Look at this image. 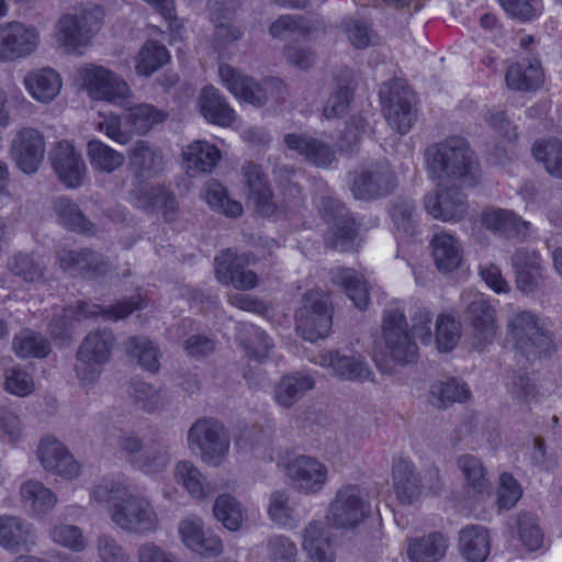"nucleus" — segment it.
<instances>
[{"label": "nucleus", "mask_w": 562, "mask_h": 562, "mask_svg": "<svg viewBox=\"0 0 562 562\" xmlns=\"http://www.w3.org/2000/svg\"><path fill=\"white\" fill-rule=\"evenodd\" d=\"M89 495L91 503L108 505L111 521L123 532L147 536L160 528L153 501L127 477L104 476L93 484Z\"/></svg>", "instance_id": "1"}, {"label": "nucleus", "mask_w": 562, "mask_h": 562, "mask_svg": "<svg viewBox=\"0 0 562 562\" xmlns=\"http://www.w3.org/2000/svg\"><path fill=\"white\" fill-rule=\"evenodd\" d=\"M426 156L429 177L437 180L438 184L454 180L462 187L473 188L482 178L477 156L463 137L450 136L431 145L427 148Z\"/></svg>", "instance_id": "2"}, {"label": "nucleus", "mask_w": 562, "mask_h": 562, "mask_svg": "<svg viewBox=\"0 0 562 562\" xmlns=\"http://www.w3.org/2000/svg\"><path fill=\"white\" fill-rule=\"evenodd\" d=\"M381 328L384 349L374 356V362L381 372L391 374L396 366L417 361L418 345L402 308L393 305L386 307L383 311Z\"/></svg>", "instance_id": "3"}, {"label": "nucleus", "mask_w": 562, "mask_h": 562, "mask_svg": "<svg viewBox=\"0 0 562 562\" xmlns=\"http://www.w3.org/2000/svg\"><path fill=\"white\" fill-rule=\"evenodd\" d=\"M102 25L97 5L79 4L64 12L56 22L55 38L67 54L81 55Z\"/></svg>", "instance_id": "4"}, {"label": "nucleus", "mask_w": 562, "mask_h": 562, "mask_svg": "<svg viewBox=\"0 0 562 562\" xmlns=\"http://www.w3.org/2000/svg\"><path fill=\"white\" fill-rule=\"evenodd\" d=\"M507 331L515 348L528 360L551 357L555 351L546 319L529 311L515 313L507 322Z\"/></svg>", "instance_id": "5"}, {"label": "nucleus", "mask_w": 562, "mask_h": 562, "mask_svg": "<svg viewBox=\"0 0 562 562\" xmlns=\"http://www.w3.org/2000/svg\"><path fill=\"white\" fill-rule=\"evenodd\" d=\"M218 75L222 83L236 98L257 106L266 104L269 99L281 102L288 95V86L278 78L256 82L227 64L220 66Z\"/></svg>", "instance_id": "6"}, {"label": "nucleus", "mask_w": 562, "mask_h": 562, "mask_svg": "<svg viewBox=\"0 0 562 562\" xmlns=\"http://www.w3.org/2000/svg\"><path fill=\"white\" fill-rule=\"evenodd\" d=\"M382 112L389 125L404 135L416 120L417 95L405 79L394 78L384 82L379 91Z\"/></svg>", "instance_id": "7"}, {"label": "nucleus", "mask_w": 562, "mask_h": 562, "mask_svg": "<svg viewBox=\"0 0 562 562\" xmlns=\"http://www.w3.org/2000/svg\"><path fill=\"white\" fill-rule=\"evenodd\" d=\"M189 449L210 467L221 465L229 452V438L214 418H200L188 430Z\"/></svg>", "instance_id": "8"}, {"label": "nucleus", "mask_w": 562, "mask_h": 562, "mask_svg": "<svg viewBox=\"0 0 562 562\" xmlns=\"http://www.w3.org/2000/svg\"><path fill=\"white\" fill-rule=\"evenodd\" d=\"M296 330L311 342L328 336L333 325V308L329 297L321 290H312L302 299L295 314Z\"/></svg>", "instance_id": "9"}, {"label": "nucleus", "mask_w": 562, "mask_h": 562, "mask_svg": "<svg viewBox=\"0 0 562 562\" xmlns=\"http://www.w3.org/2000/svg\"><path fill=\"white\" fill-rule=\"evenodd\" d=\"M113 344V334L106 329L92 331L83 339L75 366L76 375L83 386H90L98 381L102 367L110 359Z\"/></svg>", "instance_id": "10"}, {"label": "nucleus", "mask_w": 562, "mask_h": 562, "mask_svg": "<svg viewBox=\"0 0 562 562\" xmlns=\"http://www.w3.org/2000/svg\"><path fill=\"white\" fill-rule=\"evenodd\" d=\"M41 42V32L32 23L18 20L0 23V63L29 58L38 50Z\"/></svg>", "instance_id": "11"}, {"label": "nucleus", "mask_w": 562, "mask_h": 562, "mask_svg": "<svg viewBox=\"0 0 562 562\" xmlns=\"http://www.w3.org/2000/svg\"><path fill=\"white\" fill-rule=\"evenodd\" d=\"M371 513V504L363 488L346 485L338 490L329 505L328 521L337 528H352L361 524Z\"/></svg>", "instance_id": "12"}, {"label": "nucleus", "mask_w": 562, "mask_h": 562, "mask_svg": "<svg viewBox=\"0 0 562 562\" xmlns=\"http://www.w3.org/2000/svg\"><path fill=\"white\" fill-rule=\"evenodd\" d=\"M79 77L93 100L116 102L130 95L131 89L126 81L102 65L83 66L79 69Z\"/></svg>", "instance_id": "13"}, {"label": "nucleus", "mask_w": 562, "mask_h": 562, "mask_svg": "<svg viewBox=\"0 0 562 562\" xmlns=\"http://www.w3.org/2000/svg\"><path fill=\"white\" fill-rule=\"evenodd\" d=\"M284 470L292 487L305 495L319 493L328 482L327 465L312 456L301 454L290 459Z\"/></svg>", "instance_id": "14"}, {"label": "nucleus", "mask_w": 562, "mask_h": 562, "mask_svg": "<svg viewBox=\"0 0 562 562\" xmlns=\"http://www.w3.org/2000/svg\"><path fill=\"white\" fill-rule=\"evenodd\" d=\"M46 143L36 128L23 127L13 137L11 157L15 166L26 175L37 172L44 161Z\"/></svg>", "instance_id": "15"}, {"label": "nucleus", "mask_w": 562, "mask_h": 562, "mask_svg": "<svg viewBox=\"0 0 562 562\" xmlns=\"http://www.w3.org/2000/svg\"><path fill=\"white\" fill-rule=\"evenodd\" d=\"M250 258L247 254H237L226 249L215 258L216 279L226 285H233L237 290L248 291L257 286L258 276L247 266Z\"/></svg>", "instance_id": "16"}, {"label": "nucleus", "mask_w": 562, "mask_h": 562, "mask_svg": "<svg viewBox=\"0 0 562 562\" xmlns=\"http://www.w3.org/2000/svg\"><path fill=\"white\" fill-rule=\"evenodd\" d=\"M313 362L319 367L327 368L331 374L341 381L364 383L373 380V372L360 355H341L339 351L330 350L314 357Z\"/></svg>", "instance_id": "17"}, {"label": "nucleus", "mask_w": 562, "mask_h": 562, "mask_svg": "<svg viewBox=\"0 0 562 562\" xmlns=\"http://www.w3.org/2000/svg\"><path fill=\"white\" fill-rule=\"evenodd\" d=\"M36 457L42 468L65 480H74L80 474V465L65 445L53 436L41 439Z\"/></svg>", "instance_id": "18"}, {"label": "nucleus", "mask_w": 562, "mask_h": 562, "mask_svg": "<svg viewBox=\"0 0 562 562\" xmlns=\"http://www.w3.org/2000/svg\"><path fill=\"white\" fill-rule=\"evenodd\" d=\"M182 543L193 552L206 557H218L223 552V542L218 536L206 532L204 522L198 516H187L178 524Z\"/></svg>", "instance_id": "19"}, {"label": "nucleus", "mask_w": 562, "mask_h": 562, "mask_svg": "<svg viewBox=\"0 0 562 562\" xmlns=\"http://www.w3.org/2000/svg\"><path fill=\"white\" fill-rule=\"evenodd\" d=\"M52 167L58 178L69 188L82 184L87 167L79 153L67 140L58 142L49 153Z\"/></svg>", "instance_id": "20"}, {"label": "nucleus", "mask_w": 562, "mask_h": 562, "mask_svg": "<svg viewBox=\"0 0 562 562\" xmlns=\"http://www.w3.org/2000/svg\"><path fill=\"white\" fill-rule=\"evenodd\" d=\"M37 543L35 527L10 515L0 516V547L12 553L30 552Z\"/></svg>", "instance_id": "21"}, {"label": "nucleus", "mask_w": 562, "mask_h": 562, "mask_svg": "<svg viewBox=\"0 0 562 562\" xmlns=\"http://www.w3.org/2000/svg\"><path fill=\"white\" fill-rule=\"evenodd\" d=\"M467 195L458 188L437 189L429 194L425 209L435 218L443 222H458L468 212Z\"/></svg>", "instance_id": "22"}, {"label": "nucleus", "mask_w": 562, "mask_h": 562, "mask_svg": "<svg viewBox=\"0 0 562 562\" xmlns=\"http://www.w3.org/2000/svg\"><path fill=\"white\" fill-rule=\"evenodd\" d=\"M57 261L64 271H76L89 277L104 276L111 267L102 255L90 249L76 251L63 247L57 251Z\"/></svg>", "instance_id": "23"}, {"label": "nucleus", "mask_w": 562, "mask_h": 562, "mask_svg": "<svg viewBox=\"0 0 562 562\" xmlns=\"http://www.w3.org/2000/svg\"><path fill=\"white\" fill-rule=\"evenodd\" d=\"M323 209L326 214L337 217L336 222L326 237V243L334 249L347 251L352 249L353 240L357 236L356 223L352 217L344 213V206L340 202L326 198L323 200Z\"/></svg>", "instance_id": "24"}, {"label": "nucleus", "mask_w": 562, "mask_h": 562, "mask_svg": "<svg viewBox=\"0 0 562 562\" xmlns=\"http://www.w3.org/2000/svg\"><path fill=\"white\" fill-rule=\"evenodd\" d=\"M464 319L470 323L474 339L481 346L491 344L495 337V308L482 295H476L464 310Z\"/></svg>", "instance_id": "25"}, {"label": "nucleus", "mask_w": 562, "mask_h": 562, "mask_svg": "<svg viewBox=\"0 0 562 562\" xmlns=\"http://www.w3.org/2000/svg\"><path fill=\"white\" fill-rule=\"evenodd\" d=\"M144 306V300L140 295L132 296L128 300H123L114 306L106 308L97 304H88L86 302H78L76 306H68L64 308V318L68 322L71 319L82 321L99 314H103L108 319H122L127 317L136 310Z\"/></svg>", "instance_id": "26"}, {"label": "nucleus", "mask_w": 562, "mask_h": 562, "mask_svg": "<svg viewBox=\"0 0 562 562\" xmlns=\"http://www.w3.org/2000/svg\"><path fill=\"white\" fill-rule=\"evenodd\" d=\"M248 189V200L261 215L269 216L276 211L273 195L267 177L259 165L247 162L241 169Z\"/></svg>", "instance_id": "27"}, {"label": "nucleus", "mask_w": 562, "mask_h": 562, "mask_svg": "<svg viewBox=\"0 0 562 562\" xmlns=\"http://www.w3.org/2000/svg\"><path fill=\"white\" fill-rule=\"evenodd\" d=\"M23 86L32 99L47 104L59 94L63 79L54 68L42 67L29 71L23 78Z\"/></svg>", "instance_id": "28"}, {"label": "nucleus", "mask_w": 562, "mask_h": 562, "mask_svg": "<svg viewBox=\"0 0 562 562\" xmlns=\"http://www.w3.org/2000/svg\"><path fill=\"white\" fill-rule=\"evenodd\" d=\"M394 186V175L387 165H378L359 173L352 193L357 199H373L387 194Z\"/></svg>", "instance_id": "29"}, {"label": "nucleus", "mask_w": 562, "mask_h": 562, "mask_svg": "<svg viewBox=\"0 0 562 562\" xmlns=\"http://www.w3.org/2000/svg\"><path fill=\"white\" fill-rule=\"evenodd\" d=\"M284 144L290 150L304 156L308 162L317 167H328L335 161L333 147L311 135L290 133L284 135Z\"/></svg>", "instance_id": "30"}, {"label": "nucleus", "mask_w": 562, "mask_h": 562, "mask_svg": "<svg viewBox=\"0 0 562 562\" xmlns=\"http://www.w3.org/2000/svg\"><path fill=\"white\" fill-rule=\"evenodd\" d=\"M302 547L311 562H335L336 548L322 522L312 521L303 530Z\"/></svg>", "instance_id": "31"}, {"label": "nucleus", "mask_w": 562, "mask_h": 562, "mask_svg": "<svg viewBox=\"0 0 562 562\" xmlns=\"http://www.w3.org/2000/svg\"><path fill=\"white\" fill-rule=\"evenodd\" d=\"M482 225L506 238L525 236L529 223L521 220L513 211L497 207H485L481 213Z\"/></svg>", "instance_id": "32"}, {"label": "nucleus", "mask_w": 562, "mask_h": 562, "mask_svg": "<svg viewBox=\"0 0 562 562\" xmlns=\"http://www.w3.org/2000/svg\"><path fill=\"white\" fill-rule=\"evenodd\" d=\"M198 106L202 116L212 124L229 126L236 119L235 111L213 86H207L201 90Z\"/></svg>", "instance_id": "33"}, {"label": "nucleus", "mask_w": 562, "mask_h": 562, "mask_svg": "<svg viewBox=\"0 0 562 562\" xmlns=\"http://www.w3.org/2000/svg\"><path fill=\"white\" fill-rule=\"evenodd\" d=\"M432 258L441 273L458 269L463 259L462 246L458 238L449 233L439 232L430 240Z\"/></svg>", "instance_id": "34"}, {"label": "nucleus", "mask_w": 562, "mask_h": 562, "mask_svg": "<svg viewBox=\"0 0 562 562\" xmlns=\"http://www.w3.org/2000/svg\"><path fill=\"white\" fill-rule=\"evenodd\" d=\"M183 159L187 173L195 177L211 172L221 159V151L206 140H194L183 150Z\"/></svg>", "instance_id": "35"}, {"label": "nucleus", "mask_w": 562, "mask_h": 562, "mask_svg": "<svg viewBox=\"0 0 562 562\" xmlns=\"http://www.w3.org/2000/svg\"><path fill=\"white\" fill-rule=\"evenodd\" d=\"M491 549V538L485 527L469 525L459 533V550L467 562H485Z\"/></svg>", "instance_id": "36"}, {"label": "nucleus", "mask_w": 562, "mask_h": 562, "mask_svg": "<svg viewBox=\"0 0 562 562\" xmlns=\"http://www.w3.org/2000/svg\"><path fill=\"white\" fill-rule=\"evenodd\" d=\"M171 461L168 443L161 439L145 443L142 452L133 459V468L146 475L164 472Z\"/></svg>", "instance_id": "37"}, {"label": "nucleus", "mask_w": 562, "mask_h": 562, "mask_svg": "<svg viewBox=\"0 0 562 562\" xmlns=\"http://www.w3.org/2000/svg\"><path fill=\"white\" fill-rule=\"evenodd\" d=\"M394 490L402 504L411 505L418 501L422 490L419 477L414 464L405 459H398L393 464Z\"/></svg>", "instance_id": "38"}, {"label": "nucleus", "mask_w": 562, "mask_h": 562, "mask_svg": "<svg viewBox=\"0 0 562 562\" xmlns=\"http://www.w3.org/2000/svg\"><path fill=\"white\" fill-rule=\"evenodd\" d=\"M314 386V379L307 374L299 372L285 374L274 386V398L279 405L291 407Z\"/></svg>", "instance_id": "39"}, {"label": "nucleus", "mask_w": 562, "mask_h": 562, "mask_svg": "<svg viewBox=\"0 0 562 562\" xmlns=\"http://www.w3.org/2000/svg\"><path fill=\"white\" fill-rule=\"evenodd\" d=\"M331 280L344 288L348 297L359 310L369 305V286L367 281L352 269L337 268L331 271Z\"/></svg>", "instance_id": "40"}, {"label": "nucleus", "mask_w": 562, "mask_h": 562, "mask_svg": "<svg viewBox=\"0 0 562 562\" xmlns=\"http://www.w3.org/2000/svg\"><path fill=\"white\" fill-rule=\"evenodd\" d=\"M175 481L195 499H204L211 491L206 477L191 461L181 460L173 469Z\"/></svg>", "instance_id": "41"}, {"label": "nucleus", "mask_w": 562, "mask_h": 562, "mask_svg": "<svg viewBox=\"0 0 562 562\" xmlns=\"http://www.w3.org/2000/svg\"><path fill=\"white\" fill-rule=\"evenodd\" d=\"M20 494L22 502L33 515L46 514L57 504V495L36 480L24 482L20 487Z\"/></svg>", "instance_id": "42"}, {"label": "nucleus", "mask_w": 562, "mask_h": 562, "mask_svg": "<svg viewBox=\"0 0 562 562\" xmlns=\"http://www.w3.org/2000/svg\"><path fill=\"white\" fill-rule=\"evenodd\" d=\"M508 88L513 90H531L543 81V71L537 59L517 63L508 67L505 77Z\"/></svg>", "instance_id": "43"}, {"label": "nucleus", "mask_w": 562, "mask_h": 562, "mask_svg": "<svg viewBox=\"0 0 562 562\" xmlns=\"http://www.w3.org/2000/svg\"><path fill=\"white\" fill-rule=\"evenodd\" d=\"M137 205L149 212L161 213L166 221H173L178 203L173 194L165 187H153L139 194Z\"/></svg>", "instance_id": "44"}, {"label": "nucleus", "mask_w": 562, "mask_h": 562, "mask_svg": "<svg viewBox=\"0 0 562 562\" xmlns=\"http://www.w3.org/2000/svg\"><path fill=\"white\" fill-rule=\"evenodd\" d=\"M87 157L92 169L112 173L125 162V156L110 147L100 139H91L87 143Z\"/></svg>", "instance_id": "45"}, {"label": "nucleus", "mask_w": 562, "mask_h": 562, "mask_svg": "<svg viewBox=\"0 0 562 562\" xmlns=\"http://www.w3.org/2000/svg\"><path fill=\"white\" fill-rule=\"evenodd\" d=\"M429 394V402L440 409L457 402H465L471 397V391L467 383L456 378L432 384Z\"/></svg>", "instance_id": "46"}, {"label": "nucleus", "mask_w": 562, "mask_h": 562, "mask_svg": "<svg viewBox=\"0 0 562 562\" xmlns=\"http://www.w3.org/2000/svg\"><path fill=\"white\" fill-rule=\"evenodd\" d=\"M268 516L281 528L294 529L300 525L290 493L285 490H278L270 494Z\"/></svg>", "instance_id": "47"}, {"label": "nucleus", "mask_w": 562, "mask_h": 562, "mask_svg": "<svg viewBox=\"0 0 562 562\" xmlns=\"http://www.w3.org/2000/svg\"><path fill=\"white\" fill-rule=\"evenodd\" d=\"M170 59L165 45L157 41H147L140 47L135 58L136 74L144 77L151 76L165 66Z\"/></svg>", "instance_id": "48"}, {"label": "nucleus", "mask_w": 562, "mask_h": 562, "mask_svg": "<svg viewBox=\"0 0 562 562\" xmlns=\"http://www.w3.org/2000/svg\"><path fill=\"white\" fill-rule=\"evenodd\" d=\"M213 514L226 529L237 531L246 519V510L243 505L231 494H221L213 505Z\"/></svg>", "instance_id": "49"}, {"label": "nucleus", "mask_w": 562, "mask_h": 562, "mask_svg": "<svg viewBox=\"0 0 562 562\" xmlns=\"http://www.w3.org/2000/svg\"><path fill=\"white\" fill-rule=\"evenodd\" d=\"M46 268V261L40 255L19 252L8 260L10 272L26 282L44 280Z\"/></svg>", "instance_id": "50"}, {"label": "nucleus", "mask_w": 562, "mask_h": 562, "mask_svg": "<svg viewBox=\"0 0 562 562\" xmlns=\"http://www.w3.org/2000/svg\"><path fill=\"white\" fill-rule=\"evenodd\" d=\"M457 464L473 493L490 494L491 483L479 458L472 454H462L457 459Z\"/></svg>", "instance_id": "51"}, {"label": "nucleus", "mask_w": 562, "mask_h": 562, "mask_svg": "<svg viewBox=\"0 0 562 562\" xmlns=\"http://www.w3.org/2000/svg\"><path fill=\"white\" fill-rule=\"evenodd\" d=\"M54 211L58 222L68 229L82 234L94 232L93 224L85 217L78 205L69 199H57L54 203Z\"/></svg>", "instance_id": "52"}, {"label": "nucleus", "mask_w": 562, "mask_h": 562, "mask_svg": "<svg viewBox=\"0 0 562 562\" xmlns=\"http://www.w3.org/2000/svg\"><path fill=\"white\" fill-rule=\"evenodd\" d=\"M12 349L19 358H45L50 352V345L40 334L22 329L13 337Z\"/></svg>", "instance_id": "53"}, {"label": "nucleus", "mask_w": 562, "mask_h": 562, "mask_svg": "<svg viewBox=\"0 0 562 562\" xmlns=\"http://www.w3.org/2000/svg\"><path fill=\"white\" fill-rule=\"evenodd\" d=\"M532 155L543 164L554 178L562 179V142L557 138L538 140L532 146Z\"/></svg>", "instance_id": "54"}, {"label": "nucleus", "mask_w": 562, "mask_h": 562, "mask_svg": "<svg viewBox=\"0 0 562 562\" xmlns=\"http://www.w3.org/2000/svg\"><path fill=\"white\" fill-rule=\"evenodd\" d=\"M127 355L149 372H157L160 368V352L157 346L145 337H132L126 344Z\"/></svg>", "instance_id": "55"}, {"label": "nucleus", "mask_w": 562, "mask_h": 562, "mask_svg": "<svg viewBox=\"0 0 562 562\" xmlns=\"http://www.w3.org/2000/svg\"><path fill=\"white\" fill-rule=\"evenodd\" d=\"M131 397L134 405L147 413H153L166 403L165 392L153 384L140 380L131 383Z\"/></svg>", "instance_id": "56"}, {"label": "nucleus", "mask_w": 562, "mask_h": 562, "mask_svg": "<svg viewBox=\"0 0 562 562\" xmlns=\"http://www.w3.org/2000/svg\"><path fill=\"white\" fill-rule=\"evenodd\" d=\"M131 165L140 172H157L162 166L161 153L145 140H137L128 150Z\"/></svg>", "instance_id": "57"}, {"label": "nucleus", "mask_w": 562, "mask_h": 562, "mask_svg": "<svg viewBox=\"0 0 562 562\" xmlns=\"http://www.w3.org/2000/svg\"><path fill=\"white\" fill-rule=\"evenodd\" d=\"M205 200L207 204L225 214L226 216L237 217L243 213L241 204L227 195L226 189L217 181H210L205 187Z\"/></svg>", "instance_id": "58"}, {"label": "nucleus", "mask_w": 562, "mask_h": 562, "mask_svg": "<svg viewBox=\"0 0 562 562\" xmlns=\"http://www.w3.org/2000/svg\"><path fill=\"white\" fill-rule=\"evenodd\" d=\"M167 115L151 104L143 103L132 109L126 116V123L137 134L147 133L155 124L165 121Z\"/></svg>", "instance_id": "59"}, {"label": "nucleus", "mask_w": 562, "mask_h": 562, "mask_svg": "<svg viewBox=\"0 0 562 562\" xmlns=\"http://www.w3.org/2000/svg\"><path fill=\"white\" fill-rule=\"evenodd\" d=\"M268 562H301L296 543L285 535H273L266 542Z\"/></svg>", "instance_id": "60"}, {"label": "nucleus", "mask_w": 562, "mask_h": 562, "mask_svg": "<svg viewBox=\"0 0 562 562\" xmlns=\"http://www.w3.org/2000/svg\"><path fill=\"white\" fill-rule=\"evenodd\" d=\"M245 334L240 342L247 356L258 360L266 358L273 347L271 338L254 325L246 326Z\"/></svg>", "instance_id": "61"}, {"label": "nucleus", "mask_w": 562, "mask_h": 562, "mask_svg": "<svg viewBox=\"0 0 562 562\" xmlns=\"http://www.w3.org/2000/svg\"><path fill=\"white\" fill-rule=\"evenodd\" d=\"M460 339V324L451 316L440 315L436 322V344L439 351H451Z\"/></svg>", "instance_id": "62"}, {"label": "nucleus", "mask_w": 562, "mask_h": 562, "mask_svg": "<svg viewBox=\"0 0 562 562\" xmlns=\"http://www.w3.org/2000/svg\"><path fill=\"white\" fill-rule=\"evenodd\" d=\"M519 539L530 551L538 550L543 541V533L538 526L536 516L521 513L517 517Z\"/></svg>", "instance_id": "63"}, {"label": "nucleus", "mask_w": 562, "mask_h": 562, "mask_svg": "<svg viewBox=\"0 0 562 562\" xmlns=\"http://www.w3.org/2000/svg\"><path fill=\"white\" fill-rule=\"evenodd\" d=\"M95 547L102 562H130V555L125 548L111 535H100L97 538Z\"/></svg>", "instance_id": "64"}]
</instances>
